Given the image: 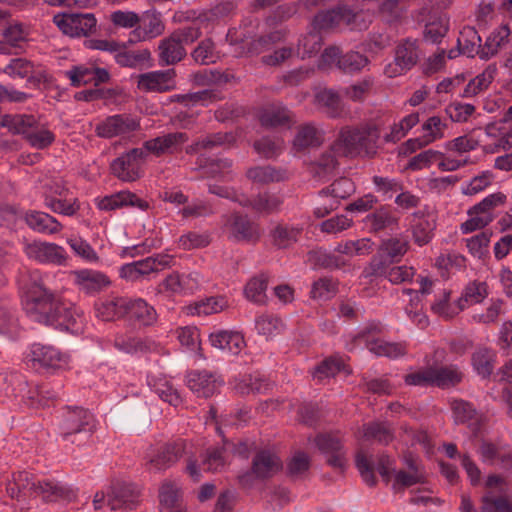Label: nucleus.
<instances>
[{
  "instance_id": "25",
  "label": "nucleus",
  "mask_w": 512,
  "mask_h": 512,
  "mask_svg": "<svg viewBox=\"0 0 512 512\" xmlns=\"http://www.w3.org/2000/svg\"><path fill=\"white\" fill-rule=\"evenodd\" d=\"M97 206L100 210H114L122 206L138 207L142 210L148 208V203L129 191H121L98 200Z\"/></svg>"
},
{
  "instance_id": "6",
  "label": "nucleus",
  "mask_w": 512,
  "mask_h": 512,
  "mask_svg": "<svg viewBox=\"0 0 512 512\" xmlns=\"http://www.w3.org/2000/svg\"><path fill=\"white\" fill-rule=\"evenodd\" d=\"M144 152L140 148H132L121 154L110 163V173L122 182H135L139 180L144 173Z\"/></svg>"
},
{
  "instance_id": "60",
  "label": "nucleus",
  "mask_w": 512,
  "mask_h": 512,
  "mask_svg": "<svg viewBox=\"0 0 512 512\" xmlns=\"http://www.w3.org/2000/svg\"><path fill=\"white\" fill-rule=\"evenodd\" d=\"M192 58L201 65H208L215 63L218 59V54L215 50L214 42L207 38L199 42L197 47L191 53Z\"/></svg>"
},
{
  "instance_id": "23",
  "label": "nucleus",
  "mask_w": 512,
  "mask_h": 512,
  "mask_svg": "<svg viewBox=\"0 0 512 512\" xmlns=\"http://www.w3.org/2000/svg\"><path fill=\"white\" fill-rule=\"evenodd\" d=\"M23 219L30 229L40 234H57L63 228L56 218L41 211H26L23 214Z\"/></svg>"
},
{
  "instance_id": "8",
  "label": "nucleus",
  "mask_w": 512,
  "mask_h": 512,
  "mask_svg": "<svg viewBox=\"0 0 512 512\" xmlns=\"http://www.w3.org/2000/svg\"><path fill=\"white\" fill-rule=\"evenodd\" d=\"M420 54L417 40H402L395 48L394 60L386 65L384 73L390 78L405 74L417 64Z\"/></svg>"
},
{
  "instance_id": "61",
  "label": "nucleus",
  "mask_w": 512,
  "mask_h": 512,
  "mask_svg": "<svg viewBox=\"0 0 512 512\" xmlns=\"http://www.w3.org/2000/svg\"><path fill=\"white\" fill-rule=\"evenodd\" d=\"M419 122L418 113H412L405 116L399 123L391 127L390 133L386 134L384 139L386 142H397L402 139L407 132Z\"/></svg>"
},
{
  "instance_id": "38",
  "label": "nucleus",
  "mask_w": 512,
  "mask_h": 512,
  "mask_svg": "<svg viewBox=\"0 0 512 512\" xmlns=\"http://www.w3.org/2000/svg\"><path fill=\"white\" fill-rule=\"evenodd\" d=\"M394 264L393 261L376 251L368 264L364 267L361 276L370 281L378 278L386 279Z\"/></svg>"
},
{
  "instance_id": "36",
  "label": "nucleus",
  "mask_w": 512,
  "mask_h": 512,
  "mask_svg": "<svg viewBox=\"0 0 512 512\" xmlns=\"http://www.w3.org/2000/svg\"><path fill=\"white\" fill-rule=\"evenodd\" d=\"M496 353L487 347L477 348L472 356V366L482 378L486 379L491 376L494 370Z\"/></svg>"
},
{
  "instance_id": "29",
  "label": "nucleus",
  "mask_w": 512,
  "mask_h": 512,
  "mask_svg": "<svg viewBox=\"0 0 512 512\" xmlns=\"http://www.w3.org/2000/svg\"><path fill=\"white\" fill-rule=\"evenodd\" d=\"M361 431L365 440L382 445H388L394 439V429L388 422L371 421L363 424Z\"/></svg>"
},
{
  "instance_id": "19",
  "label": "nucleus",
  "mask_w": 512,
  "mask_h": 512,
  "mask_svg": "<svg viewBox=\"0 0 512 512\" xmlns=\"http://www.w3.org/2000/svg\"><path fill=\"white\" fill-rule=\"evenodd\" d=\"M251 469L255 478L268 479L282 469V461L273 450L261 449L253 457Z\"/></svg>"
},
{
  "instance_id": "46",
  "label": "nucleus",
  "mask_w": 512,
  "mask_h": 512,
  "mask_svg": "<svg viewBox=\"0 0 512 512\" xmlns=\"http://www.w3.org/2000/svg\"><path fill=\"white\" fill-rule=\"evenodd\" d=\"M340 371H345L348 374L350 370L347 369L342 357L333 355L323 360L316 368L313 373L314 378L322 381L326 378L334 377Z\"/></svg>"
},
{
  "instance_id": "9",
  "label": "nucleus",
  "mask_w": 512,
  "mask_h": 512,
  "mask_svg": "<svg viewBox=\"0 0 512 512\" xmlns=\"http://www.w3.org/2000/svg\"><path fill=\"white\" fill-rule=\"evenodd\" d=\"M223 229L230 239L237 242L255 243L260 239L258 225L247 215L237 212L223 216Z\"/></svg>"
},
{
  "instance_id": "49",
  "label": "nucleus",
  "mask_w": 512,
  "mask_h": 512,
  "mask_svg": "<svg viewBox=\"0 0 512 512\" xmlns=\"http://www.w3.org/2000/svg\"><path fill=\"white\" fill-rule=\"evenodd\" d=\"M366 224L373 232H379L398 224V218L387 208L381 207L366 216Z\"/></svg>"
},
{
  "instance_id": "40",
  "label": "nucleus",
  "mask_w": 512,
  "mask_h": 512,
  "mask_svg": "<svg viewBox=\"0 0 512 512\" xmlns=\"http://www.w3.org/2000/svg\"><path fill=\"white\" fill-rule=\"evenodd\" d=\"M497 69L495 66H488L481 74L469 81L465 86L461 97L471 98L486 90L493 82Z\"/></svg>"
},
{
  "instance_id": "16",
  "label": "nucleus",
  "mask_w": 512,
  "mask_h": 512,
  "mask_svg": "<svg viewBox=\"0 0 512 512\" xmlns=\"http://www.w3.org/2000/svg\"><path fill=\"white\" fill-rule=\"evenodd\" d=\"M186 452V442L177 439L163 445L158 453L147 463L150 471L165 470L174 465Z\"/></svg>"
},
{
  "instance_id": "11",
  "label": "nucleus",
  "mask_w": 512,
  "mask_h": 512,
  "mask_svg": "<svg viewBox=\"0 0 512 512\" xmlns=\"http://www.w3.org/2000/svg\"><path fill=\"white\" fill-rule=\"evenodd\" d=\"M33 367L45 369H63L68 365V356L50 345L33 344L27 355Z\"/></svg>"
},
{
  "instance_id": "1",
  "label": "nucleus",
  "mask_w": 512,
  "mask_h": 512,
  "mask_svg": "<svg viewBox=\"0 0 512 512\" xmlns=\"http://www.w3.org/2000/svg\"><path fill=\"white\" fill-rule=\"evenodd\" d=\"M22 289L24 310L33 321L71 333L79 332L80 316L60 296L46 287L38 271L29 273Z\"/></svg>"
},
{
  "instance_id": "5",
  "label": "nucleus",
  "mask_w": 512,
  "mask_h": 512,
  "mask_svg": "<svg viewBox=\"0 0 512 512\" xmlns=\"http://www.w3.org/2000/svg\"><path fill=\"white\" fill-rule=\"evenodd\" d=\"M506 199L504 193L497 192L488 195L481 202L470 207L467 211L469 218L460 226L461 232L469 234L488 226L495 218V208L504 205Z\"/></svg>"
},
{
  "instance_id": "53",
  "label": "nucleus",
  "mask_w": 512,
  "mask_h": 512,
  "mask_svg": "<svg viewBox=\"0 0 512 512\" xmlns=\"http://www.w3.org/2000/svg\"><path fill=\"white\" fill-rule=\"evenodd\" d=\"M180 491L178 487L171 482H164L159 490V500L162 512H173L179 507Z\"/></svg>"
},
{
  "instance_id": "52",
  "label": "nucleus",
  "mask_w": 512,
  "mask_h": 512,
  "mask_svg": "<svg viewBox=\"0 0 512 512\" xmlns=\"http://www.w3.org/2000/svg\"><path fill=\"white\" fill-rule=\"evenodd\" d=\"M172 257L167 254H157L145 259L135 261L143 278L151 273L158 272L165 267H169Z\"/></svg>"
},
{
  "instance_id": "55",
  "label": "nucleus",
  "mask_w": 512,
  "mask_h": 512,
  "mask_svg": "<svg viewBox=\"0 0 512 512\" xmlns=\"http://www.w3.org/2000/svg\"><path fill=\"white\" fill-rule=\"evenodd\" d=\"M254 149L264 158H274L278 156L284 146V141L278 137L264 136L254 142Z\"/></svg>"
},
{
  "instance_id": "45",
  "label": "nucleus",
  "mask_w": 512,
  "mask_h": 512,
  "mask_svg": "<svg viewBox=\"0 0 512 512\" xmlns=\"http://www.w3.org/2000/svg\"><path fill=\"white\" fill-rule=\"evenodd\" d=\"M463 379V373L453 365L433 368V386L449 388L459 384Z\"/></svg>"
},
{
  "instance_id": "17",
  "label": "nucleus",
  "mask_w": 512,
  "mask_h": 512,
  "mask_svg": "<svg viewBox=\"0 0 512 512\" xmlns=\"http://www.w3.org/2000/svg\"><path fill=\"white\" fill-rule=\"evenodd\" d=\"M188 140V136L183 132L168 133L163 136L147 140L143 143L140 150L145 151V160L149 154L160 157L164 154L173 153L178 147Z\"/></svg>"
},
{
  "instance_id": "28",
  "label": "nucleus",
  "mask_w": 512,
  "mask_h": 512,
  "mask_svg": "<svg viewBox=\"0 0 512 512\" xmlns=\"http://www.w3.org/2000/svg\"><path fill=\"white\" fill-rule=\"evenodd\" d=\"M114 58L121 67L142 69L153 65L151 52L148 49L117 51Z\"/></svg>"
},
{
  "instance_id": "13",
  "label": "nucleus",
  "mask_w": 512,
  "mask_h": 512,
  "mask_svg": "<svg viewBox=\"0 0 512 512\" xmlns=\"http://www.w3.org/2000/svg\"><path fill=\"white\" fill-rule=\"evenodd\" d=\"M174 69L151 71L136 76L137 88L142 92L163 93L174 89Z\"/></svg>"
},
{
  "instance_id": "41",
  "label": "nucleus",
  "mask_w": 512,
  "mask_h": 512,
  "mask_svg": "<svg viewBox=\"0 0 512 512\" xmlns=\"http://www.w3.org/2000/svg\"><path fill=\"white\" fill-rule=\"evenodd\" d=\"M408 250L409 242L397 237L383 240L377 249L379 253L393 261L395 264L401 261Z\"/></svg>"
},
{
  "instance_id": "12",
  "label": "nucleus",
  "mask_w": 512,
  "mask_h": 512,
  "mask_svg": "<svg viewBox=\"0 0 512 512\" xmlns=\"http://www.w3.org/2000/svg\"><path fill=\"white\" fill-rule=\"evenodd\" d=\"M318 449L326 456L329 466L343 472L347 464L346 451L339 437L332 434H319L315 438Z\"/></svg>"
},
{
  "instance_id": "35",
  "label": "nucleus",
  "mask_w": 512,
  "mask_h": 512,
  "mask_svg": "<svg viewBox=\"0 0 512 512\" xmlns=\"http://www.w3.org/2000/svg\"><path fill=\"white\" fill-rule=\"evenodd\" d=\"M511 34L508 25H501L495 29L486 39L482 49L480 50V58L488 60L495 56L499 49L508 43Z\"/></svg>"
},
{
  "instance_id": "50",
  "label": "nucleus",
  "mask_w": 512,
  "mask_h": 512,
  "mask_svg": "<svg viewBox=\"0 0 512 512\" xmlns=\"http://www.w3.org/2000/svg\"><path fill=\"white\" fill-rule=\"evenodd\" d=\"M454 421L457 424H465L470 421H478L479 414L474 405L463 399H452L450 401Z\"/></svg>"
},
{
  "instance_id": "24",
  "label": "nucleus",
  "mask_w": 512,
  "mask_h": 512,
  "mask_svg": "<svg viewBox=\"0 0 512 512\" xmlns=\"http://www.w3.org/2000/svg\"><path fill=\"white\" fill-rule=\"evenodd\" d=\"M302 231L300 226L279 222L270 230L269 236L274 247L286 249L299 240Z\"/></svg>"
},
{
  "instance_id": "30",
  "label": "nucleus",
  "mask_w": 512,
  "mask_h": 512,
  "mask_svg": "<svg viewBox=\"0 0 512 512\" xmlns=\"http://www.w3.org/2000/svg\"><path fill=\"white\" fill-rule=\"evenodd\" d=\"M243 203H248L246 207H251L260 214H272L280 210L283 199L280 195L270 192H262L252 199H242Z\"/></svg>"
},
{
  "instance_id": "32",
  "label": "nucleus",
  "mask_w": 512,
  "mask_h": 512,
  "mask_svg": "<svg viewBox=\"0 0 512 512\" xmlns=\"http://www.w3.org/2000/svg\"><path fill=\"white\" fill-rule=\"evenodd\" d=\"M270 276L268 273L261 272L253 276L244 287L245 297L258 305H263L267 301L266 290Z\"/></svg>"
},
{
  "instance_id": "37",
  "label": "nucleus",
  "mask_w": 512,
  "mask_h": 512,
  "mask_svg": "<svg viewBox=\"0 0 512 512\" xmlns=\"http://www.w3.org/2000/svg\"><path fill=\"white\" fill-rule=\"evenodd\" d=\"M315 104L331 118L339 117L343 112L339 94L332 89H321L315 94Z\"/></svg>"
},
{
  "instance_id": "4",
  "label": "nucleus",
  "mask_w": 512,
  "mask_h": 512,
  "mask_svg": "<svg viewBox=\"0 0 512 512\" xmlns=\"http://www.w3.org/2000/svg\"><path fill=\"white\" fill-rule=\"evenodd\" d=\"M95 430L94 416L82 407H66L59 424V435L65 442L80 444Z\"/></svg>"
},
{
  "instance_id": "31",
  "label": "nucleus",
  "mask_w": 512,
  "mask_h": 512,
  "mask_svg": "<svg viewBox=\"0 0 512 512\" xmlns=\"http://www.w3.org/2000/svg\"><path fill=\"white\" fill-rule=\"evenodd\" d=\"M127 316L142 325L149 326L156 322L157 312L153 306L149 305L144 299L128 298Z\"/></svg>"
},
{
  "instance_id": "51",
  "label": "nucleus",
  "mask_w": 512,
  "mask_h": 512,
  "mask_svg": "<svg viewBox=\"0 0 512 512\" xmlns=\"http://www.w3.org/2000/svg\"><path fill=\"white\" fill-rule=\"evenodd\" d=\"M228 307V301L224 296H213L196 302L189 307L191 314L210 315L219 313Z\"/></svg>"
},
{
  "instance_id": "15",
  "label": "nucleus",
  "mask_w": 512,
  "mask_h": 512,
  "mask_svg": "<svg viewBox=\"0 0 512 512\" xmlns=\"http://www.w3.org/2000/svg\"><path fill=\"white\" fill-rule=\"evenodd\" d=\"M139 490L131 483L113 482L107 493V502L112 510L133 509L139 502Z\"/></svg>"
},
{
  "instance_id": "18",
  "label": "nucleus",
  "mask_w": 512,
  "mask_h": 512,
  "mask_svg": "<svg viewBox=\"0 0 512 512\" xmlns=\"http://www.w3.org/2000/svg\"><path fill=\"white\" fill-rule=\"evenodd\" d=\"M165 31L160 13L147 11L140 18L139 26L131 33L130 42L146 41L162 35Z\"/></svg>"
},
{
  "instance_id": "42",
  "label": "nucleus",
  "mask_w": 512,
  "mask_h": 512,
  "mask_svg": "<svg viewBox=\"0 0 512 512\" xmlns=\"http://www.w3.org/2000/svg\"><path fill=\"white\" fill-rule=\"evenodd\" d=\"M35 496H41L46 502L70 499L72 491L52 481H38Z\"/></svg>"
},
{
  "instance_id": "2",
  "label": "nucleus",
  "mask_w": 512,
  "mask_h": 512,
  "mask_svg": "<svg viewBox=\"0 0 512 512\" xmlns=\"http://www.w3.org/2000/svg\"><path fill=\"white\" fill-rule=\"evenodd\" d=\"M380 130L376 125L367 124L361 127L345 126L340 129L333 142V149L343 157L354 158L363 156L372 158L377 153V141Z\"/></svg>"
},
{
  "instance_id": "10",
  "label": "nucleus",
  "mask_w": 512,
  "mask_h": 512,
  "mask_svg": "<svg viewBox=\"0 0 512 512\" xmlns=\"http://www.w3.org/2000/svg\"><path fill=\"white\" fill-rule=\"evenodd\" d=\"M140 129V121L130 114H116L106 117L95 127L98 137L111 139L125 137Z\"/></svg>"
},
{
  "instance_id": "56",
  "label": "nucleus",
  "mask_w": 512,
  "mask_h": 512,
  "mask_svg": "<svg viewBox=\"0 0 512 512\" xmlns=\"http://www.w3.org/2000/svg\"><path fill=\"white\" fill-rule=\"evenodd\" d=\"M338 157L341 156L334 151L332 143L315 161V174L321 178L331 174L338 165Z\"/></svg>"
},
{
  "instance_id": "57",
  "label": "nucleus",
  "mask_w": 512,
  "mask_h": 512,
  "mask_svg": "<svg viewBox=\"0 0 512 512\" xmlns=\"http://www.w3.org/2000/svg\"><path fill=\"white\" fill-rule=\"evenodd\" d=\"M450 295V291L443 290L439 299L431 306L435 314L445 319H452L462 311V309L459 308L458 300L454 304L450 303Z\"/></svg>"
},
{
  "instance_id": "14",
  "label": "nucleus",
  "mask_w": 512,
  "mask_h": 512,
  "mask_svg": "<svg viewBox=\"0 0 512 512\" xmlns=\"http://www.w3.org/2000/svg\"><path fill=\"white\" fill-rule=\"evenodd\" d=\"M71 275L78 289L88 295L100 293L111 285L109 277L101 271L80 269L72 271Z\"/></svg>"
},
{
  "instance_id": "59",
  "label": "nucleus",
  "mask_w": 512,
  "mask_h": 512,
  "mask_svg": "<svg viewBox=\"0 0 512 512\" xmlns=\"http://www.w3.org/2000/svg\"><path fill=\"white\" fill-rule=\"evenodd\" d=\"M369 350L378 356H386L389 358H397L404 356L407 353V348L404 343H393L377 340L372 342Z\"/></svg>"
},
{
  "instance_id": "64",
  "label": "nucleus",
  "mask_w": 512,
  "mask_h": 512,
  "mask_svg": "<svg viewBox=\"0 0 512 512\" xmlns=\"http://www.w3.org/2000/svg\"><path fill=\"white\" fill-rule=\"evenodd\" d=\"M480 512H512V503L506 497L494 498L486 494L481 498Z\"/></svg>"
},
{
  "instance_id": "34",
  "label": "nucleus",
  "mask_w": 512,
  "mask_h": 512,
  "mask_svg": "<svg viewBox=\"0 0 512 512\" xmlns=\"http://www.w3.org/2000/svg\"><path fill=\"white\" fill-rule=\"evenodd\" d=\"M489 295L488 285L484 281L474 280L469 282L463 289L458 299L459 308L467 307L481 303Z\"/></svg>"
},
{
  "instance_id": "21",
  "label": "nucleus",
  "mask_w": 512,
  "mask_h": 512,
  "mask_svg": "<svg viewBox=\"0 0 512 512\" xmlns=\"http://www.w3.org/2000/svg\"><path fill=\"white\" fill-rule=\"evenodd\" d=\"M186 381L188 388L193 393L204 398L211 397L219 386L216 376L206 370L189 372Z\"/></svg>"
},
{
  "instance_id": "7",
  "label": "nucleus",
  "mask_w": 512,
  "mask_h": 512,
  "mask_svg": "<svg viewBox=\"0 0 512 512\" xmlns=\"http://www.w3.org/2000/svg\"><path fill=\"white\" fill-rule=\"evenodd\" d=\"M53 23L70 37H89L96 32L97 19L92 13H57Z\"/></svg>"
},
{
  "instance_id": "54",
  "label": "nucleus",
  "mask_w": 512,
  "mask_h": 512,
  "mask_svg": "<svg viewBox=\"0 0 512 512\" xmlns=\"http://www.w3.org/2000/svg\"><path fill=\"white\" fill-rule=\"evenodd\" d=\"M369 64V59L355 51H349L341 56L338 62V69L344 73H356Z\"/></svg>"
},
{
  "instance_id": "3",
  "label": "nucleus",
  "mask_w": 512,
  "mask_h": 512,
  "mask_svg": "<svg viewBox=\"0 0 512 512\" xmlns=\"http://www.w3.org/2000/svg\"><path fill=\"white\" fill-rule=\"evenodd\" d=\"M357 14L347 7H338L317 14L313 20L314 30L304 35L298 42V52L302 58L311 57L318 53L323 45L322 35L318 30L329 29L342 24L351 25Z\"/></svg>"
},
{
  "instance_id": "43",
  "label": "nucleus",
  "mask_w": 512,
  "mask_h": 512,
  "mask_svg": "<svg viewBox=\"0 0 512 512\" xmlns=\"http://www.w3.org/2000/svg\"><path fill=\"white\" fill-rule=\"evenodd\" d=\"M321 142V135L316 127L312 124H305L299 127L293 140V147L296 151H302L319 146Z\"/></svg>"
},
{
  "instance_id": "58",
  "label": "nucleus",
  "mask_w": 512,
  "mask_h": 512,
  "mask_svg": "<svg viewBox=\"0 0 512 512\" xmlns=\"http://www.w3.org/2000/svg\"><path fill=\"white\" fill-rule=\"evenodd\" d=\"M226 447H211L208 448L204 454L201 455V466L204 471L216 472L225 465L224 452Z\"/></svg>"
},
{
  "instance_id": "48",
  "label": "nucleus",
  "mask_w": 512,
  "mask_h": 512,
  "mask_svg": "<svg viewBox=\"0 0 512 512\" xmlns=\"http://www.w3.org/2000/svg\"><path fill=\"white\" fill-rule=\"evenodd\" d=\"M287 32L284 29L271 31L252 40L248 46L251 54H260L269 50L272 46L285 40Z\"/></svg>"
},
{
  "instance_id": "33",
  "label": "nucleus",
  "mask_w": 512,
  "mask_h": 512,
  "mask_svg": "<svg viewBox=\"0 0 512 512\" xmlns=\"http://www.w3.org/2000/svg\"><path fill=\"white\" fill-rule=\"evenodd\" d=\"M147 383L163 401L170 405L177 407L182 403L179 392L165 377L151 374L147 377Z\"/></svg>"
},
{
  "instance_id": "63",
  "label": "nucleus",
  "mask_w": 512,
  "mask_h": 512,
  "mask_svg": "<svg viewBox=\"0 0 512 512\" xmlns=\"http://www.w3.org/2000/svg\"><path fill=\"white\" fill-rule=\"evenodd\" d=\"M434 229V221L424 217L419 218L412 226V235L415 243L419 246L429 243L432 239Z\"/></svg>"
},
{
  "instance_id": "22",
  "label": "nucleus",
  "mask_w": 512,
  "mask_h": 512,
  "mask_svg": "<svg viewBox=\"0 0 512 512\" xmlns=\"http://www.w3.org/2000/svg\"><path fill=\"white\" fill-rule=\"evenodd\" d=\"M157 51L161 66L175 65L182 61L187 54L184 46L172 33L160 40Z\"/></svg>"
},
{
  "instance_id": "62",
  "label": "nucleus",
  "mask_w": 512,
  "mask_h": 512,
  "mask_svg": "<svg viewBox=\"0 0 512 512\" xmlns=\"http://www.w3.org/2000/svg\"><path fill=\"white\" fill-rule=\"evenodd\" d=\"M338 283L333 278L323 277L312 285L310 295L313 299L327 300L337 292Z\"/></svg>"
},
{
  "instance_id": "26",
  "label": "nucleus",
  "mask_w": 512,
  "mask_h": 512,
  "mask_svg": "<svg viewBox=\"0 0 512 512\" xmlns=\"http://www.w3.org/2000/svg\"><path fill=\"white\" fill-rule=\"evenodd\" d=\"M37 120L33 115L27 114H5L1 117L0 127H5L14 135H27L37 125Z\"/></svg>"
},
{
  "instance_id": "27",
  "label": "nucleus",
  "mask_w": 512,
  "mask_h": 512,
  "mask_svg": "<svg viewBox=\"0 0 512 512\" xmlns=\"http://www.w3.org/2000/svg\"><path fill=\"white\" fill-rule=\"evenodd\" d=\"M211 345L231 354H238L244 346V338L239 332L219 330L210 334Z\"/></svg>"
},
{
  "instance_id": "44",
  "label": "nucleus",
  "mask_w": 512,
  "mask_h": 512,
  "mask_svg": "<svg viewBox=\"0 0 512 512\" xmlns=\"http://www.w3.org/2000/svg\"><path fill=\"white\" fill-rule=\"evenodd\" d=\"M291 120V112L282 105H271L260 115L262 126L273 128L288 124Z\"/></svg>"
},
{
  "instance_id": "20",
  "label": "nucleus",
  "mask_w": 512,
  "mask_h": 512,
  "mask_svg": "<svg viewBox=\"0 0 512 512\" xmlns=\"http://www.w3.org/2000/svg\"><path fill=\"white\" fill-rule=\"evenodd\" d=\"M128 297L111 296L98 300L94 307L96 316L103 321H113L127 316Z\"/></svg>"
},
{
  "instance_id": "47",
  "label": "nucleus",
  "mask_w": 512,
  "mask_h": 512,
  "mask_svg": "<svg viewBox=\"0 0 512 512\" xmlns=\"http://www.w3.org/2000/svg\"><path fill=\"white\" fill-rule=\"evenodd\" d=\"M246 176L253 182L268 184L286 179L285 171L278 170L272 166H257L247 170Z\"/></svg>"
},
{
  "instance_id": "39",
  "label": "nucleus",
  "mask_w": 512,
  "mask_h": 512,
  "mask_svg": "<svg viewBox=\"0 0 512 512\" xmlns=\"http://www.w3.org/2000/svg\"><path fill=\"white\" fill-rule=\"evenodd\" d=\"M460 52L469 57L478 55L480 57V50L482 49L481 37L475 28L467 26L464 27L457 39Z\"/></svg>"
}]
</instances>
